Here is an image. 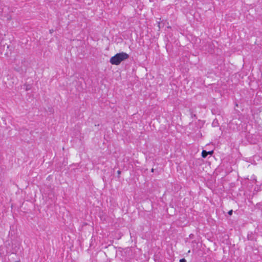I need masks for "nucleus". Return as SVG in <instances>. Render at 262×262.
<instances>
[{"instance_id":"obj_2","label":"nucleus","mask_w":262,"mask_h":262,"mask_svg":"<svg viewBox=\"0 0 262 262\" xmlns=\"http://www.w3.org/2000/svg\"><path fill=\"white\" fill-rule=\"evenodd\" d=\"M213 153V150H211V151H207L205 150H203L202 152V156L203 158H205L207 157V156L208 155H212V154Z\"/></svg>"},{"instance_id":"obj_1","label":"nucleus","mask_w":262,"mask_h":262,"mask_svg":"<svg viewBox=\"0 0 262 262\" xmlns=\"http://www.w3.org/2000/svg\"><path fill=\"white\" fill-rule=\"evenodd\" d=\"M129 57V55L125 52H121L116 54L115 56L112 57L110 62L114 65H118L122 61L127 59Z\"/></svg>"},{"instance_id":"obj_6","label":"nucleus","mask_w":262,"mask_h":262,"mask_svg":"<svg viewBox=\"0 0 262 262\" xmlns=\"http://www.w3.org/2000/svg\"><path fill=\"white\" fill-rule=\"evenodd\" d=\"M117 173H118V174H120V173H121V171H120V170H118V171H117Z\"/></svg>"},{"instance_id":"obj_5","label":"nucleus","mask_w":262,"mask_h":262,"mask_svg":"<svg viewBox=\"0 0 262 262\" xmlns=\"http://www.w3.org/2000/svg\"><path fill=\"white\" fill-rule=\"evenodd\" d=\"M157 23H158V27H159V29H160V28H161V27H160V21H157Z\"/></svg>"},{"instance_id":"obj_3","label":"nucleus","mask_w":262,"mask_h":262,"mask_svg":"<svg viewBox=\"0 0 262 262\" xmlns=\"http://www.w3.org/2000/svg\"><path fill=\"white\" fill-rule=\"evenodd\" d=\"M232 212H233L232 210H231L229 211L228 213L229 215H231L232 214Z\"/></svg>"},{"instance_id":"obj_4","label":"nucleus","mask_w":262,"mask_h":262,"mask_svg":"<svg viewBox=\"0 0 262 262\" xmlns=\"http://www.w3.org/2000/svg\"><path fill=\"white\" fill-rule=\"evenodd\" d=\"M180 262H186V260L185 259L182 258L180 260Z\"/></svg>"},{"instance_id":"obj_7","label":"nucleus","mask_w":262,"mask_h":262,"mask_svg":"<svg viewBox=\"0 0 262 262\" xmlns=\"http://www.w3.org/2000/svg\"><path fill=\"white\" fill-rule=\"evenodd\" d=\"M15 262H19V261H16Z\"/></svg>"}]
</instances>
